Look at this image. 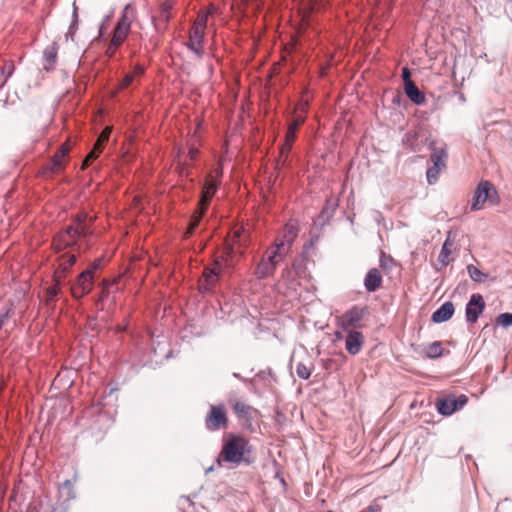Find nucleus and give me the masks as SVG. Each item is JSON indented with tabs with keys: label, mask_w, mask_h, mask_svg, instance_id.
Here are the masks:
<instances>
[{
	"label": "nucleus",
	"mask_w": 512,
	"mask_h": 512,
	"mask_svg": "<svg viewBox=\"0 0 512 512\" xmlns=\"http://www.w3.org/2000/svg\"><path fill=\"white\" fill-rule=\"evenodd\" d=\"M251 452L249 441L238 434L229 433L223 439L221 451L216 458L218 466L228 463L231 467H237L242 463L249 465L250 458L247 456Z\"/></svg>",
	"instance_id": "1"
},
{
	"label": "nucleus",
	"mask_w": 512,
	"mask_h": 512,
	"mask_svg": "<svg viewBox=\"0 0 512 512\" xmlns=\"http://www.w3.org/2000/svg\"><path fill=\"white\" fill-rule=\"evenodd\" d=\"M248 240L243 236L241 229L234 230L228 240L225 241L221 255V261L227 268H234L238 259L244 254Z\"/></svg>",
	"instance_id": "2"
},
{
	"label": "nucleus",
	"mask_w": 512,
	"mask_h": 512,
	"mask_svg": "<svg viewBox=\"0 0 512 512\" xmlns=\"http://www.w3.org/2000/svg\"><path fill=\"white\" fill-rule=\"evenodd\" d=\"M92 234L91 227H75L68 225L58 232L53 239V246L57 252L78 245V240Z\"/></svg>",
	"instance_id": "3"
},
{
	"label": "nucleus",
	"mask_w": 512,
	"mask_h": 512,
	"mask_svg": "<svg viewBox=\"0 0 512 512\" xmlns=\"http://www.w3.org/2000/svg\"><path fill=\"white\" fill-rule=\"evenodd\" d=\"M490 201L492 204L497 203L498 195L495 187L487 180H482L476 187L474 192L471 210L478 211L484 207L486 201Z\"/></svg>",
	"instance_id": "4"
},
{
	"label": "nucleus",
	"mask_w": 512,
	"mask_h": 512,
	"mask_svg": "<svg viewBox=\"0 0 512 512\" xmlns=\"http://www.w3.org/2000/svg\"><path fill=\"white\" fill-rule=\"evenodd\" d=\"M368 313L367 306L354 305L340 317L339 324L344 331L357 330L363 327L362 321Z\"/></svg>",
	"instance_id": "5"
},
{
	"label": "nucleus",
	"mask_w": 512,
	"mask_h": 512,
	"mask_svg": "<svg viewBox=\"0 0 512 512\" xmlns=\"http://www.w3.org/2000/svg\"><path fill=\"white\" fill-rule=\"evenodd\" d=\"M229 420L223 405H211L205 417V427L208 431L214 432L227 429Z\"/></svg>",
	"instance_id": "6"
},
{
	"label": "nucleus",
	"mask_w": 512,
	"mask_h": 512,
	"mask_svg": "<svg viewBox=\"0 0 512 512\" xmlns=\"http://www.w3.org/2000/svg\"><path fill=\"white\" fill-rule=\"evenodd\" d=\"M468 402V398L465 395L456 397L453 394H449L445 397L438 398L436 401V407L439 414L443 416H450L454 412L462 409Z\"/></svg>",
	"instance_id": "7"
},
{
	"label": "nucleus",
	"mask_w": 512,
	"mask_h": 512,
	"mask_svg": "<svg viewBox=\"0 0 512 512\" xmlns=\"http://www.w3.org/2000/svg\"><path fill=\"white\" fill-rule=\"evenodd\" d=\"M214 195H210L208 192L201 191L200 199L197 204V208L191 216L189 221L188 229L185 232V237L193 235L197 227L199 226L203 216L206 214L210 205L211 199Z\"/></svg>",
	"instance_id": "8"
},
{
	"label": "nucleus",
	"mask_w": 512,
	"mask_h": 512,
	"mask_svg": "<svg viewBox=\"0 0 512 512\" xmlns=\"http://www.w3.org/2000/svg\"><path fill=\"white\" fill-rule=\"evenodd\" d=\"M231 406L240 424L244 428L252 430L254 419L253 415L257 413V410L239 400L231 401Z\"/></svg>",
	"instance_id": "9"
},
{
	"label": "nucleus",
	"mask_w": 512,
	"mask_h": 512,
	"mask_svg": "<svg viewBox=\"0 0 512 512\" xmlns=\"http://www.w3.org/2000/svg\"><path fill=\"white\" fill-rule=\"evenodd\" d=\"M94 280V276L90 275L89 271H82L71 286L72 296L76 299H81L90 293L94 285Z\"/></svg>",
	"instance_id": "10"
},
{
	"label": "nucleus",
	"mask_w": 512,
	"mask_h": 512,
	"mask_svg": "<svg viewBox=\"0 0 512 512\" xmlns=\"http://www.w3.org/2000/svg\"><path fill=\"white\" fill-rule=\"evenodd\" d=\"M172 7L173 6L169 1H165L160 4L157 13L152 15V23L158 33H164L167 30L169 21L172 17Z\"/></svg>",
	"instance_id": "11"
},
{
	"label": "nucleus",
	"mask_w": 512,
	"mask_h": 512,
	"mask_svg": "<svg viewBox=\"0 0 512 512\" xmlns=\"http://www.w3.org/2000/svg\"><path fill=\"white\" fill-rule=\"evenodd\" d=\"M485 309V301L480 294H473L466 304L465 316L468 323L474 324Z\"/></svg>",
	"instance_id": "12"
},
{
	"label": "nucleus",
	"mask_w": 512,
	"mask_h": 512,
	"mask_svg": "<svg viewBox=\"0 0 512 512\" xmlns=\"http://www.w3.org/2000/svg\"><path fill=\"white\" fill-rule=\"evenodd\" d=\"M216 267H205L202 279L199 282V290L201 292L211 291L218 283L220 277V263L215 262Z\"/></svg>",
	"instance_id": "13"
},
{
	"label": "nucleus",
	"mask_w": 512,
	"mask_h": 512,
	"mask_svg": "<svg viewBox=\"0 0 512 512\" xmlns=\"http://www.w3.org/2000/svg\"><path fill=\"white\" fill-rule=\"evenodd\" d=\"M345 348L351 355H357L364 344V335L358 330L346 331Z\"/></svg>",
	"instance_id": "14"
},
{
	"label": "nucleus",
	"mask_w": 512,
	"mask_h": 512,
	"mask_svg": "<svg viewBox=\"0 0 512 512\" xmlns=\"http://www.w3.org/2000/svg\"><path fill=\"white\" fill-rule=\"evenodd\" d=\"M109 131H103L100 136L98 137L96 143L94 144L92 150L88 153L86 158L83 160L82 163V169L87 168L92 161H94L102 152L105 143L108 141L109 138Z\"/></svg>",
	"instance_id": "15"
},
{
	"label": "nucleus",
	"mask_w": 512,
	"mask_h": 512,
	"mask_svg": "<svg viewBox=\"0 0 512 512\" xmlns=\"http://www.w3.org/2000/svg\"><path fill=\"white\" fill-rule=\"evenodd\" d=\"M59 50L58 42L55 40L43 51V60L45 62L43 69L47 72H51L55 69L57 64V54Z\"/></svg>",
	"instance_id": "16"
},
{
	"label": "nucleus",
	"mask_w": 512,
	"mask_h": 512,
	"mask_svg": "<svg viewBox=\"0 0 512 512\" xmlns=\"http://www.w3.org/2000/svg\"><path fill=\"white\" fill-rule=\"evenodd\" d=\"M453 314L454 304L451 301H446L432 313L431 320L434 323H443L448 321Z\"/></svg>",
	"instance_id": "17"
},
{
	"label": "nucleus",
	"mask_w": 512,
	"mask_h": 512,
	"mask_svg": "<svg viewBox=\"0 0 512 512\" xmlns=\"http://www.w3.org/2000/svg\"><path fill=\"white\" fill-rule=\"evenodd\" d=\"M382 284V275L377 268H371L364 279V286L368 292H375Z\"/></svg>",
	"instance_id": "18"
},
{
	"label": "nucleus",
	"mask_w": 512,
	"mask_h": 512,
	"mask_svg": "<svg viewBox=\"0 0 512 512\" xmlns=\"http://www.w3.org/2000/svg\"><path fill=\"white\" fill-rule=\"evenodd\" d=\"M204 41V32L198 31L197 29H191L190 40L187 43V47L193 51L198 57H202L203 49L202 44Z\"/></svg>",
	"instance_id": "19"
},
{
	"label": "nucleus",
	"mask_w": 512,
	"mask_h": 512,
	"mask_svg": "<svg viewBox=\"0 0 512 512\" xmlns=\"http://www.w3.org/2000/svg\"><path fill=\"white\" fill-rule=\"evenodd\" d=\"M404 91L406 96L416 105H422L426 102L425 94L417 87L414 82L405 83Z\"/></svg>",
	"instance_id": "20"
},
{
	"label": "nucleus",
	"mask_w": 512,
	"mask_h": 512,
	"mask_svg": "<svg viewBox=\"0 0 512 512\" xmlns=\"http://www.w3.org/2000/svg\"><path fill=\"white\" fill-rule=\"evenodd\" d=\"M445 354H449V350L445 352L441 341H434L426 345L422 350V355L429 359H437Z\"/></svg>",
	"instance_id": "21"
},
{
	"label": "nucleus",
	"mask_w": 512,
	"mask_h": 512,
	"mask_svg": "<svg viewBox=\"0 0 512 512\" xmlns=\"http://www.w3.org/2000/svg\"><path fill=\"white\" fill-rule=\"evenodd\" d=\"M136 19V8L128 3L125 5L117 21L118 25L131 29V24Z\"/></svg>",
	"instance_id": "22"
},
{
	"label": "nucleus",
	"mask_w": 512,
	"mask_h": 512,
	"mask_svg": "<svg viewBox=\"0 0 512 512\" xmlns=\"http://www.w3.org/2000/svg\"><path fill=\"white\" fill-rule=\"evenodd\" d=\"M76 255L73 253H63L59 258V278L64 277L65 273L76 263Z\"/></svg>",
	"instance_id": "23"
},
{
	"label": "nucleus",
	"mask_w": 512,
	"mask_h": 512,
	"mask_svg": "<svg viewBox=\"0 0 512 512\" xmlns=\"http://www.w3.org/2000/svg\"><path fill=\"white\" fill-rule=\"evenodd\" d=\"M275 272V269L265 261V256L262 257L261 261L257 264L255 268V276L257 279H265L272 276Z\"/></svg>",
	"instance_id": "24"
},
{
	"label": "nucleus",
	"mask_w": 512,
	"mask_h": 512,
	"mask_svg": "<svg viewBox=\"0 0 512 512\" xmlns=\"http://www.w3.org/2000/svg\"><path fill=\"white\" fill-rule=\"evenodd\" d=\"M68 507L63 503L54 504L50 499L41 500L37 512H67Z\"/></svg>",
	"instance_id": "25"
},
{
	"label": "nucleus",
	"mask_w": 512,
	"mask_h": 512,
	"mask_svg": "<svg viewBox=\"0 0 512 512\" xmlns=\"http://www.w3.org/2000/svg\"><path fill=\"white\" fill-rule=\"evenodd\" d=\"M54 279H55L56 284L54 286L48 287L45 291V304L46 305H51L60 293V288H59L60 278H59L58 271L55 272Z\"/></svg>",
	"instance_id": "26"
},
{
	"label": "nucleus",
	"mask_w": 512,
	"mask_h": 512,
	"mask_svg": "<svg viewBox=\"0 0 512 512\" xmlns=\"http://www.w3.org/2000/svg\"><path fill=\"white\" fill-rule=\"evenodd\" d=\"M305 118L302 115H297L289 124L285 138L288 142H294L298 128L304 123Z\"/></svg>",
	"instance_id": "27"
},
{
	"label": "nucleus",
	"mask_w": 512,
	"mask_h": 512,
	"mask_svg": "<svg viewBox=\"0 0 512 512\" xmlns=\"http://www.w3.org/2000/svg\"><path fill=\"white\" fill-rule=\"evenodd\" d=\"M130 30L131 29L129 28L116 24L111 38V40H113V45L121 46L123 42L126 40L127 36L129 35Z\"/></svg>",
	"instance_id": "28"
},
{
	"label": "nucleus",
	"mask_w": 512,
	"mask_h": 512,
	"mask_svg": "<svg viewBox=\"0 0 512 512\" xmlns=\"http://www.w3.org/2000/svg\"><path fill=\"white\" fill-rule=\"evenodd\" d=\"M291 245L288 243H285L281 241L279 238H277L274 242V244L269 248L274 255H276L278 258L283 259L291 250Z\"/></svg>",
	"instance_id": "29"
},
{
	"label": "nucleus",
	"mask_w": 512,
	"mask_h": 512,
	"mask_svg": "<svg viewBox=\"0 0 512 512\" xmlns=\"http://www.w3.org/2000/svg\"><path fill=\"white\" fill-rule=\"evenodd\" d=\"M447 153L444 149L433 148L430 155V159L433 163V167L445 168L446 167Z\"/></svg>",
	"instance_id": "30"
},
{
	"label": "nucleus",
	"mask_w": 512,
	"mask_h": 512,
	"mask_svg": "<svg viewBox=\"0 0 512 512\" xmlns=\"http://www.w3.org/2000/svg\"><path fill=\"white\" fill-rule=\"evenodd\" d=\"M64 158L65 157L60 156L59 153L55 152L53 157L47 163L46 169L53 174L61 172L64 169Z\"/></svg>",
	"instance_id": "31"
},
{
	"label": "nucleus",
	"mask_w": 512,
	"mask_h": 512,
	"mask_svg": "<svg viewBox=\"0 0 512 512\" xmlns=\"http://www.w3.org/2000/svg\"><path fill=\"white\" fill-rule=\"evenodd\" d=\"M453 245L452 241L450 240V236H448L445 240V242L442 245L441 251L438 256V261L441 263L442 267H446L450 263L449 256L451 255V249L450 247Z\"/></svg>",
	"instance_id": "32"
},
{
	"label": "nucleus",
	"mask_w": 512,
	"mask_h": 512,
	"mask_svg": "<svg viewBox=\"0 0 512 512\" xmlns=\"http://www.w3.org/2000/svg\"><path fill=\"white\" fill-rule=\"evenodd\" d=\"M59 494L65 501H69L75 497L74 485L71 480L67 479L59 485Z\"/></svg>",
	"instance_id": "33"
},
{
	"label": "nucleus",
	"mask_w": 512,
	"mask_h": 512,
	"mask_svg": "<svg viewBox=\"0 0 512 512\" xmlns=\"http://www.w3.org/2000/svg\"><path fill=\"white\" fill-rule=\"evenodd\" d=\"M298 235V228L293 224H286L284 227V232L281 237H278L281 241L288 243L289 245H293L296 237Z\"/></svg>",
	"instance_id": "34"
},
{
	"label": "nucleus",
	"mask_w": 512,
	"mask_h": 512,
	"mask_svg": "<svg viewBox=\"0 0 512 512\" xmlns=\"http://www.w3.org/2000/svg\"><path fill=\"white\" fill-rule=\"evenodd\" d=\"M117 284V280L104 279L101 283V292L96 300V305L102 304L111 292V288Z\"/></svg>",
	"instance_id": "35"
},
{
	"label": "nucleus",
	"mask_w": 512,
	"mask_h": 512,
	"mask_svg": "<svg viewBox=\"0 0 512 512\" xmlns=\"http://www.w3.org/2000/svg\"><path fill=\"white\" fill-rule=\"evenodd\" d=\"M78 22H79V19H78V8L74 4L73 5L72 22H71V24H70V26L68 28V31H67V33L65 35V39L66 40L74 41V37H75L76 31L78 29Z\"/></svg>",
	"instance_id": "36"
},
{
	"label": "nucleus",
	"mask_w": 512,
	"mask_h": 512,
	"mask_svg": "<svg viewBox=\"0 0 512 512\" xmlns=\"http://www.w3.org/2000/svg\"><path fill=\"white\" fill-rule=\"evenodd\" d=\"M15 69L12 61L6 62L5 65L0 69V88H2L7 80L11 77Z\"/></svg>",
	"instance_id": "37"
},
{
	"label": "nucleus",
	"mask_w": 512,
	"mask_h": 512,
	"mask_svg": "<svg viewBox=\"0 0 512 512\" xmlns=\"http://www.w3.org/2000/svg\"><path fill=\"white\" fill-rule=\"evenodd\" d=\"M293 142H288L285 138V144L281 147L280 156L277 159V168L280 169L286 165V160L288 158L289 152L292 148Z\"/></svg>",
	"instance_id": "38"
},
{
	"label": "nucleus",
	"mask_w": 512,
	"mask_h": 512,
	"mask_svg": "<svg viewBox=\"0 0 512 512\" xmlns=\"http://www.w3.org/2000/svg\"><path fill=\"white\" fill-rule=\"evenodd\" d=\"M210 14H211V11H206V12L200 11L198 13L197 19L194 22L192 29H197L198 31L204 32L207 27V22H208V18H209Z\"/></svg>",
	"instance_id": "39"
},
{
	"label": "nucleus",
	"mask_w": 512,
	"mask_h": 512,
	"mask_svg": "<svg viewBox=\"0 0 512 512\" xmlns=\"http://www.w3.org/2000/svg\"><path fill=\"white\" fill-rule=\"evenodd\" d=\"M467 272L470 278L477 283H481L487 278V274L483 273L473 264L467 266Z\"/></svg>",
	"instance_id": "40"
},
{
	"label": "nucleus",
	"mask_w": 512,
	"mask_h": 512,
	"mask_svg": "<svg viewBox=\"0 0 512 512\" xmlns=\"http://www.w3.org/2000/svg\"><path fill=\"white\" fill-rule=\"evenodd\" d=\"M218 183L209 175L204 184L202 190L208 192L210 195H214L217 191Z\"/></svg>",
	"instance_id": "41"
},
{
	"label": "nucleus",
	"mask_w": 512,
	"mask_h": 512,
	"mask_svg": "<svg viewBox=\"0 0 512 512\" xmlns=\"http://www.w3.org/2000/svg\"><path fill=\"white\" fill-rule=\"evenodd\" d=\"M88 219V214L86 212H80L78 214H76L73 218V223L71 225H74L75 227H90V225H88L86 223Z\"/></svg>",
	"instance_id": "42"
},
{
	"label": "nucleus",
	"mask_w": 512,
	"mask_h": 512,
	"mask_svg": "<svg viewBox=\"0 0 512 512\" xmlns=\"http://www.w3.org/2000/svg\"><path fill=\"white\" fill-rule=\"evenodd\" d=\"M296 374L299 378L307 380L311 376V369L304 363L299 362L296 366Z\"/></svg>",
	"instance_id": "43"
},
{
	"label": "nucleus",
	"mask_w": 512,
	"mask_h": 512,
	"mask_svg": "<svg viewBox=\"0 0 512 512\" xmlns=\"http://www.w3.org/2000/svg\"><path fill=\"white\" fill-rule=\"evenodd\" d=\"M441 168H438V167H429L427 172H426V177H427V181L429 184H434L438 181V175H439V172H440Z\"/></svg>",
	"instance_id": "44"
},
{
	"label": "nucleus",
	"mask_w": 512,
	"mask_h": 512,
	"mask_svg": "<svg viewBox=\"0 0 512 512\" xmlns=\"http://www.w3.org/2000/svg\"><path fill=\"white\" fill-rule=\"evenodd\" d=\"M496 323L503 327H509L512 325V313H502L496 318Z\"/></svg>",
	"instance_id": "45"
},
{
	"label": "nucleus",
	"mask_w": 512,
	"mask_h": 512,
	"mask_svg": "<svg viewBox=\"0 0 512 512\" xmlns=\"http://www.w3.org/2000/svg\"><path fill=\"white\" fill-rule=\"evenodd\" d=\"M380 267L383 269H389L394 264V259L390 256L381 251L380 259H379Z\"/></svg>",
	"instance_id": "46"
},
{
	"label": "nucleus",
	"mask_w": 512,
	"mask_h": 512,
	"mask_svg": "<svg viewBox=\"0 0 512 512\" xmlns=\"http://www.w3.org/2000/svg\"><path fill=\"white\" fill-rule=\"evenodd\" d=\"M265 261H267L269 264L272 265V267L276 270L277 264L282 260L278 258L276 255L273 254V252L268 249L265 252Z\"/></svg>",
	"instance_id": "47"
},
{
	"label": "nucleus",
	"mask_w": 512,
	"mask_h": 512,
	"mask_svg": "<svg viewBox=\"0 0 512 512\" xmlns=\"http://www.w3.org/2000/svg\"><path fill=\"white\" fill-rule=\"evenodd\" d=\"M102 267V259H96L87 269L84 271H89L90 275L95 277V273Z\"/></svg>",
	"instance_id": "48"
},
{
	"label": "nucleus",
	"mask_w": 512,
	"mask_h": 512,
	"mask_svg": "<svg viewBox=\"0 0 512 512\" xmlns=\"http://www.w3.org/2000/svg\"><path fill=\"white\" fill-rule=\"evenodd\" d=\"M112 17H113V12H111L110 14H108V15H106L104 17V19L102 20L101 24L99 25L98 38H102L103 37L105 27L108 24V22L111 20Z\"/></svg>",
	"instance_id": "49"
},
{
	"label": "nucleus",
	"mask_w": 512,
	"mask_h": 512,
	"mask_svg": "<svg viewBox=\"0 0 512 512\" xmlns=\"http://www.w3.org/2000/svg\"><path fill=\"white\" fill-rule=\"evenodd\" d=\"M14 309L12 307V304L10 307L6 308L4 312L0 313V320L2 323V326L5 324V322L10 318V316L13 314Z\"/></svg>",
	"instance_id": "50"
},
{
	"label": "nucleus",
	"mask_w": 512,
	"mask_h": 512,
	"mask_svg": "<svg viewBox=\"0 0 512 512\" xmlns=\"http://www.w3.org/2000/svg\"><path fill=\"white\" fill-rule=\"evenodd\" d=\"M134 80V74H126L121 82V88H127L131 85Z\"/></svg>",
	"instance_id": "51"
},
{
	"label": "nucleus",
	"mask_w": 512,
	"mask_h": 512,
	"mask_svg": "<svg viewBox=\"0 0 512 512\" xmlns=\"http://www.w3.org/2000/svg\"><path fill=\"white\" fill-rule=\"evenodd\" d=\"M401 77H402V79H403L404 84H405V83H409V82H413V81L411 80V72H410L409 68H407V67H404V68L402 69Z\"/></svg>",
	"instance_id": "52"
},
{
	"label": "nucleus",
	"mask_w": 512,
	"mask_h": 512,
	"mask_svg": "<svg viewBox=\"0 0 512 512\" xmlns=\"http://www.w3.org/2000/svg\"><path fill=\"white\" fill-rule=\"evenodd\" d=\"M324 2H327V1L326 0H310L311 11H314L316 9H319L320 7H323L325 5Z\"/></svg>",
	"instance_id": "53"
},
{
	"label": "nucleus",
	"mask_w": 512,
	"mask_h": 512,
	"mask_svg": "<svg viewBox=\"0 0 512 512\" xmlns=\"http://www.w3.org/2000/svg\"><path fill=\"white\" fill-rule=\"evenodd\" d=\"M120 46H114L113 45V40H110L109 44H108V47L106 49V55L108 57H112L114 56V54L116 53L117 49L119 48Z\"/></svg>",
	"instance_id": "54"
},
{
	"label": "nucleus",
	"mask_w": 512,
	"mask_h": 512,
	"mask_svg": "<svg viewBox=\"0 0 512 512\" xmlns=\"http://www.w3.org/2000/svg\"><path fill=\"white\" fill-rule=\"evenodd\" d=\"M70 151V146L67 144V143H64L62 144L58 149H57V153L60 154V156H63V157H66L67 154L69 153Z\"/></svg>",
	"instance_id": "55"
},
{
	"label": "nucleus",
	"mask_w": 512,
	"mask_h": 512,
	"mask_svg": "<svg viewBox=\"0 0 512 512\" xmlns=\"http://www.w3.org/2000/svg\"><path fill=\"white\" fill-rule=\"evenodd\" d=\"M180 176H188V164L179 163L177 167Z\"/></svg>",
	"instance_id": "56"
},
{
	"label": "nucleus",
	"mask_w": 512,
	"mask_h": 512,
	"mask_svg": "<svg viewBox=\"0 0 512 512\" xmlns=\"http://www.w3.org/2000/svg\"><path fill=\"white\" fill-rule=\"evenodd\" d=\"M198 153H199V151H198V149H197V148H195V147H190V149H189V153H188L189 158H190L191 160H195V159H196V157H197V155H198Z\"/></svg>",
	"instance_id": "57"
},
{
	"label": "nucleus",
	"mask_w": 512,
	"mask_h": 512,
	"mask_svg": "<svg viewBox=\"0 0 512 512\" xmlns=\"http://www.w3.org/2000/svg\"><path fill=\"white\" fill-rule=\"evenodd\" d=\"M143 73H144V68L141 65H136L134 67V71L132 74H134V76H135V75H142Z\"/></svg>",
	"instance_id": "58"
},
{
	"label": "nucleus",
	"mask_w": 512,
	"mask_h": 512,
	"mask_svg": "<svg viewBox=\"0 0 512 512\" xmlns=\"http://www.w3.org/2000/svg\"><path fill=\"white\" fill-rule=\"evenodd\" d=\"M379 511H380V506L378 504L370 505L367 508V512H379Z\"/></svg>",
	"instance_id": "59"
},
{
	"label": "nucleus",
	"mask_w": 512,
	"mask_h": 512,
	"mask_svg": "<svg viewBox=\"0 0 512 512\" xmlns=\"http://www.w3.org/2000/svg\"><path fill=\"white\" fill-rule=\"evenodd\" d=\"M276 416H277V419L284 418V414L279 411L276 412Z\"/></svg>",
	"instance_id": "60"
},
{
	"label": "nucleus",
	"mask_w": 512,
	"mask_h": 512,
	"mask_svg": "<svg viewBox=\"0 0 512 512\" xmlns=\"http://www.w3.org/2000/svg\"><path fill=\"white\" fill-rule=\"evenodd\" d=\"M313 245V242L310 241L309 243L305 244L304 245V249H308L309 247H311Z\"/></svg>",
	"instance_id": "61"
},
{
	"label": "nucleus",
	"mask_w": 512,
	"mask_h": 512,
	"mask_svg": "<svg viewBox=\"0 0 512 512\" xmlns=\"http://www.w3.org/2000/svg\"><path fill=\"white\" fill-rule=\"evenodd\" d=\"M233 376H234L235 378H238V379H240V380H243V378H242V377L240 376V374H238V373H233Z\"/></svg>",
	"instance_id": "62"
},
{
	"label": "nucleus",
	"mask_w": 512,
	"mask_h": 512,
	"mask_svg": "<svg viewBox=\"0 0 512 512\" xmlns=\"http://www.w3.org/2000/svg\"><path fill=\"white\" fill-rule=\"evenodd\" d=\"M292 267H293L294 269H298L297 261H294V262H293Z\"/></svg>",
	"instance_id": "63"
},
{
	"label": "nucleus",
	"mask_w": 512,
	"mask_h": 512,
	"mask_svg": "<svg viewBox=\"0 0 512 512\" xmlns=\"http://www.w3.org/2000/svg\"><path fill=\"white\" fill-rule=\"evenodd\" d=\"M399 99H400V96H397L394 98L393 102L396 103V102H399Z\"/></svg>",
	"instance_id": "64"
}]
</instances>
